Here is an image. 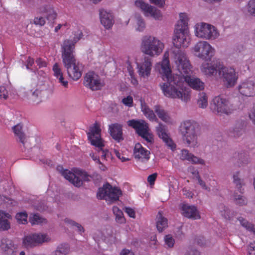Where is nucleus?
Wrapping results in <instances>:
<instances>
[{
    "label": "nucleus",
    "mask_w": 255,
    "mask_h": 255,
    "mask_svg": "<svg viewBox=\"0 0 255 255\" xmlns=\"http://www.w3.org/2000/svg\"><path fill=\"white\" fill-rule=\"evenodd\" d=\"M121 190L117 187H113L107 183L100 188L97 192V197L101 199L105 200L111 204L118 201L122 195Z\"/></svg>",
    "instance_id": "obj_12"
},
{
    "label": "nucleus",
    "mask_w": 255,
    "mask_h": 255,
    "mask_svg": "<svg viewBox=\"0 0 255 255\" xmlns=\"http://www.w3.org/2000/svg\"><path fill=\"white\" fill-rule=\"evenodd\" d=\"M178 156L181 160H187L192 164L201 165H205L206 164V162L203 159L194 155L186 149H182Z\"/></svg>",
    "instance_id": "obj_27"
},
{
    "label": "nucleus",
    "mask_w": 255,
    "mask_h": 255,
    "mask_svg": "<svg viewBox=\"0 0 255 255\" xmlns=\"http://www.w3.org/2000/svg\"><path fill=\"white\" fill-rule=\"evenodd\" d=\"M178 16L179 18L175 25L174 30H189L188 26L190 18L188 14L180 12Z\"/></svg>",
    "instance_id": "obj_30"
},
{
    "label": "nucleus",
    "mask_w": 255,
    "mask_h": 255,
    "mask_svg": "<svg viewBox=\"0 0 255 255\" xmlns=\"http://www.w3.org/2000/svg\"><path fill=\"white\" fill-rule=\"evenodd\" d=\"M156 131L159 138H161L166 146L171 150L176 149V145L167 132L165 126L159 123L156 127Z\"/></svg>",
    "instance_id": "obj_23"
},
{
    "label": "nucleus",
    "mask_w": 255,
    "mask_h": 255,
    "mask_svg": "<svg viewBox=\"0 0 255 255\" xmlns=\"http://www.w3.org/2000/svg\"><path fill=\"white\" fill-rule=\"evenodd\" d=\"M234 199L236 201L237 204L241 205L245 204L246 202L245 198L241 195H234Z\"/></svg>",
    "instance_id": "obj_56"
},
{
    "label": "nucleus",
    "mask_w": 255,
    "mask_h": 255,
    "mask_svg": "<svg viewBox=\"0 0 255 255\" xmlns=\"http://www.w3.org/2000/svg\"><path fill=\"white\" fill-rule=\"evenodd\" d=\"M84 85L92 91L101 90L105 85L99 76L93 72H89L84 77Z\"/></svg>",
    "instance_id": "obj_17"
},
{
    "label": "nucleus",
    "mask_w": 255,
    "mask_h": 255,
    "mask_svg": "<svg viewBox=\"0 0 255 255\" xmlns=\"http://www.w3.org/2000/svg\"><path fill=\"white\" fill-rule=\"evenodd\" d=\"M134 6L139 9L145 16L151 17L156 20H161L163 18V14L160 10L143 0H135Z\"/></svg>",
    "instance_id": "obj_13"
},
{
    "label": "nucleus",
    "mask_w": 255,
    "mask_h": 255,
    "mask_svg": "<svg viewBox=\"0 0 255 255\" xmlns=\"http://www.w3.org/2000/svg\"><path fill=\"white\" fill-rule=\"evenodd\" d=\"M238 221L241 225L244 227L247 230L252 232L255 235V226L249 223L247 220L242 217L238 219Z\"/></svg>",
    "instance_id": "obj_45"
},
{
    "label": "nucleus",
    "mask_w": 255,
    "mask_h": 255,
    "mask_svg": "<svg viewBox=\"0 0 255 255\" xmlns=\"http://www.w3.org/2000/svg\"><path fill=\"white\" fill-rule=\"evenodd\" d=\"M152 67V60L148 57H144L143 59L136 61L137 73L141 78H148L151 74Z\"/></svg>",
    "instance_id": "obj_21"
},
{
    "label": "nucleus",
    "mask_w": 255,
    "mask_h": 255,
    "mask_svg": "<svg viewBox=\"0 0 255 255\" xmlns=\"http://www.w3.org/2000/svg\"><path fill=\"white\" fill-rule=\"evenodd\" d=\"M53 75L55 78L63 74L62 69L60 65L55 63L52 66Z\"/></svg>",
    "instance_id": "obj_51"
},
{
    "label": "nucleus",
    "mask_w": 255,
    "mask_h": 255,
    "mask_svg": "<svg viewBox=\"0 0 255 255\" xmlns=\"http://www.w3.org/2000/svg\"><path fill=\"white\" fill-rule=\"evenodd\" d=\"M29 222L32 225H39L45 224L47 221L39 215L33 214L29 217Z\"/></svg>",
    "instance_id": "obj_43"
},
{
    "label": "nucleus",
    "mask_w": 255,
    "mask_h": 255,
    "mask_svg": "<svg viewBox=\"0 0 255 255\" xmlns=\"http://www.w3.org/2000/svg\"><path fill=\"white\" fill-rule=\"evenodd\" d=\"M113 213L116 217V221L119 224H123L126 222L123 212L117 207L114 206L113 209Z\"/></svg>",
    "instance_id": "obj_44"
},
{
    "label": "nucleus",
    "mask_w": 255,
    "mask_h": 255,
    "mask_svg": "<svg viewBox=\"0 0 255 255\" xmlns=\"http://www.w3.org/2000/svg\"><path fill=\"white\" fill-rule=\"evenodd\" d=\"M122 102L126 107H132L133 105V98L131 96H128L123 98Z\"/></svg>",
    "instance_id": "obj_53"
},
{
    "label": "nucleus",
    "mask_w": 255,
    "mask_h": 255,
    "mask_svg": "<svg viewBox=\"0 0 255 255\" xmlns=\"http://www.w3.org/2000/svg\"><path fill=\"white\" fill-rule=\"evenodd\" d=\"M164 48V43L157 37L151 35H145L141 39V51L150 57H156L160 55Z\"/></svg>",
    "instance_id": "obj_4"
},
{
    "label": "nucleus",
    "mask_w": 255,
    "mask_h": 255,
    "mask_svg": "<svg viewBox=\"0 0 255 255\" xmlns=\"http://www.w3.org/2000/svg\"><path fill=\"white\" fill-rule=\"evenodd\" d=\"M22 244L26 248H31L38 246L35 233L29 234L22 239Z\"/></svg>",
    "instance_id": "obj_35"
},
{
    "label": "nucleus",
    "mask_w": 255,
    "mask_h": 255,
    "mask_svg": "<svg viewBox=\"0 0 255 255\" xmlns=\"http://www.w3.org/2000/svg\"><path fill=\"white\" fill-rule=\"evenodd\" d=\"M2 203H5L7 205L11 206H15L17 204L16 201L9 197L0 195V204Z\"/></svg>",
    "instance_id": "obj_52"
},
{
    "label": "nucleus",
    "mask_w": 255,
    "mask_h": 255,
    "mask_svg": "<svg viewBox=\"0 0 255 255\" xmlns=\"http://www.w3.org/2000/svg\"><path fill=\"white\" fill-rule=\"evenodd\" d=\"M233 182L237 187L239 189L240 192H242L241 187L243 184V181L240 178V172L239 171L235 172L233 175Z\"/></svg>",
    "instance_id": "obj_48"
},
{
    "label": "nucleus",
    "mask_w": 255,
    "mask_h": 255,
    "mask_svg": "<svg viewBox=\"0 0 255 255\" xmlns=\"http://www.w3.org/2000/svg\"><path fill=\"white\" fill-rule=\"evenodd\" d=\"M38 74L41 76V78L40 77L38 79V86L40 89H36L30 97V101L36 104L42 101V96L45 91H51V87L47 74L42 70H40L38 72Z\"/></svg>",
    "instance_id": "obj_9"
},
{
    "label": "nucleus",
    "mask_w": 255,
    "mask_h": 255,
    "mask_svg": "<svg viewBox=\"0 0 255 255\" xmlns=\"http://www.w3.org/2000/svg\"><path fill=\"white\" fill-rule=\"evenodd\" d=\"M38 11L44 14L46 19L49 21H53L57 17L56 12L47 2H43L39 6Z\"/></svg>",
    "instance_id": "obj_28"
},
{
    "label": "nucleus",
    "mask_w": 255,
    "mask_h": 255,
    "mask_svg": "<svg viewBox=\"0 0 255 255\" xmlns=\"http://www.w3.org/2000/svg\"><path fill=\"white\" fill-rule=\"evenodd\" d=\"M222 65L220 62L204 63L201 66V71L206 77L215 78L218 74L219 75Z\"/></svg>",
    "instance_id": "obj_20"
},
{
    "label": "nucleus",
    "mask_w": 255,
    "mask_h": 255,
    "mask_svg": "<svg viewBox=\"0 0 255 255\" xmlns=\"http://www.w3.org/2000/svg\"><path fill=\"white\" fill-rule=\"evenodd\" d=\"M11 219V215L3 211L0 210V231H7L10 228L8 220Z\"/></svg>",
    "instance_id": "obj_34"
},
{
    "label": "nucleus",
    "mask_w": 255,
    "mask_h": 255,
    "mask_svg": "<svg viewBox=\"0 0 255 255\" xmlns=\"http://www.w3.org/2000/svg\"><path fill=\"white\" fill-rule=\"evenodd\" d=\"M27 214L26 212H20L15 215L17 222L21 224H25L27 223Z\"/></svg>",
    "instance_id": "obj_47"
},
{
    "label": "nucleus",
    "mask_w": 255,
    "mask_h": 255,
    "mask_svg": "<svg viewBox=\"0 0 255 255\" xmlns=\"http://www.w3.org/2000/svg\"><path fill=\"white\" fill-rule=\"evenodd\" d=\"M173 66L180 73L182 80L193 90L202 91L204 89L205 84L200 78L193 76V67L186 54L182 51L178 50L173 53L172 57Z\"/></svg>",
    "instance_id": "obj_2"
},
{
    "label": "nucleus",
    "mask_w": 255,
    "mask_h": 255,
    "mask_svg": "<svg viewBox=\"0 0 255 255\" xmlns=\"http://www.w3.org/2000/svg\"><path fill=\"white\" fill-rule=\"evenodd\" d=\"M154 110L158 118L164 123L168 125L173 124L174 121L170 116L169 113L159 105H155Z\"/></svg>",
    "instance_id": "obj_31"
},
{
    "label": "nucleus",
    "mask_w": 255,
    "mask_h": 255,
    "mask_svg": "<svg viewBox=\"0 0 255 255\" xmlns=\"http://www.w3.org/2000/svg\"><path fill=\"white\" fill-rule=\"evenodd\" d=\"M100 20L102 24L106 28H111L114 24V15L111 10L102 9L100 11Z\"/></svg>",
    "instance_id": "obj_29"
},
{
    "label": "nucleus",
    "mask_w": 255,
    "mask_h": 255,
    "mask_svg": "<svg viewBox=\"0 0 255 255\" xmlns=\"http://www.w3.org/2000/svg\"><path fill=\"white\" fill-rule=\"evenodd\" d=\"M168 227L167 220L161 212H159L156 217V228L159 232H162Z\"/></svg>",
    "instance_id": "obj_38"
},
{
    "label": "nucleus",
    "mask_w": 255,
    "mask_h": 255,
    "mask_svg": "<svg viewBox=\"0 0 255 255\" xmlns=\"http://www.w3.org/2000/svg\"><path fill=\"white\" fill-rule=\"evenodd\" d=\"M242 11L246 15L255 18V0H249Z\"/></svg>",
    "instance_id": "obj_36"
},
{
    "label": "nucleus",
    "mask_w": 255,
    "mask_h": 255,
    "mask_svg": "<svg viewBox=\"0 0 255 255\" xmlns=\"http://www.w3.org/2000/svg\"><path fill=\"white\" fill-rule=\"evenodd\" d=\"M18 249V245L10 239L3 238L0 243V251L5 255H14Z\"/></svg>",
    "instance_id": "obj_25"
},
{
    "label": "nucleus",
    "mask_w": 255,
    "mask_h": 255,
    "mask_svg": "<svg viewBox=\"0 0 255 255\" xmlns=\"http://www.w3.org/2000/svg\"><path fill=\"white\" fill-rule=\"evenodd\" d=\"M63 63L66 69L69 77L72 79L76 81L81 77L82 66L76 61L75 58L70 60L66 62H63Z\"/></svg>",
    "instance_id": "obj_18"
},
{
    "label": "nucleus",
    "mask_w": 255,
    "mask_h": 255,
    "mask_svg": "<svg viewBox=\"0 0 255 255\" xmlns=\"http://www.w3.org/2000/svg\"><path fill=\"white\" fill-rule=\"evenodd\" d=\"M164 242L165 248L171 249L174 247L175 240L171 235H166L164 237Z\"/></svg>",
    "instance_id": "obj_49"
},
{
    "label": "nucleus",
    "mask_w": 255,
    "mask_h": 255,
    "mask_svg": "<svg viewBox=\"0 0 255 255\" xmlns=\"http://www.w3.org/2000/svg\"><path fill=\"white\" fill-rule=\"evenodd\" d=\"M119 255H134V254L130 250L124 249L121 251Z\"/></svg>",
    "instance_id": "obj_64"
},
{
    "label": "nucleus",
    "mask_w": 255,
    "mask_h": 255,
    "mask_svg": "<svg viewBox=\"0 0 255 255\" xmlns=\"http://www.w3.org/2000/svg\"><path fill=\"white\" fill-rule=\"evenodd\" d=\"M150 246L153 249H156L157 245V241L156 239V236L153 235L150 238Z\"/></svg>",
    "instance_id": "obj_62"
},
{
    "label": "nucleus",
    "mask_w": 255,
    "mask_h": 255,
    "mask_svg": "<svg viewBox=\"0 0 255 255\" xmlns=\"http://www.w3.org/2000/svg\"><path fill=\"white\" fill-rule=\"evenodd\" d=\"M249 255H255V242L250 243L248 248Z\"/></svg>",
    "instance_id": "obj_59"
},
{
    "label": "nucleus",
    "mask_w": 255,
    "mask_h": 255,
    "mask_svg": "<svg viewBox=\"0 0 255 255\" xmlns=\"http://www.w3.org/2000/svg\"><path fill=\"white\" fill-rule=\"evenodd\" d=\"M64 177L76 187L82 185L83 181L88 179L87 173L79 169H73L72 171L64 170L62 172Z\"/></svg>",
    "instance_id": "obj_15"
},
{
    "label": "nucleus",
    "mask_w": 255,
    "mask_h": 255,
    "mask_svg": "<svg viewBox=\"0 0 255 255\" xmlns=\"http://www.w3.org/2000/svg\"><path fill=\"white\" fill-rule=\"evenodd\" d=\"M93 238L96 241H103L110 244L115 243L116 240L115 235L111 227L102 231H96L93 234Z\"/></svg>",
    "instance_id": "obj_22"
},
{
    "label": "nucleus",
    "mask_w": 255,
    "mask_h": 255,
    "mask_svg": "<svg viewBox=\"0 0 255 255\" xmlns=\"http://www.w3.org/2000/svg\"><path fill=\"white\" fill-rule=\"evenodd\" d=\"M70 252L69 245L65 244L59 245L50 255H67Z\"/></svg>",
    "instance_id": "obj_40"
},
{
    "label": "nucleus",
    "mask_w": 255,
    "mask_h": 255,
    "mask_svg": "<svg viewBox=\"0 0 255 255\" xmlns=\"http://www.w3.org/2000/svg\"><path fill=\"white\" fill-rule=\"evenodd\" d=\"M88 138L90 143L94 146L98 151H101L102 158L108 160L112 159V155L109 151L104 149L105 141L101 137V129L100 125L96 123L89 128L87 132Z\"/></svg>",
    "instance_id": "obj_5"
},
{
    "label": "nucleus",
    "mask_w": 255,
    "mask_h": 255,
    "mask_svg": "<svg viewBox=\"0 0 255 255\" xmlns=\"http://www.w3.org/2000/svg\"><path fill=\"white\" fill-rule=\"evenodd\" d=\"M173 44L178 48H186L191 42V35L189 30H174Z\"/></svg>",
    "instance_id": "obj_16"
},
{
    "label": "nucleus",
    "mask_w": 255,
    "mask_h": 255,
    "mask_svg": "<svg viewBox=\"0 0 255 255\" xmlns=\"http://www.w3.org/2000/svg\"><path fill=\"white\" fill-rule=\"evenodd\" d=\"M109 129L111 135L114 139L118 141L123 139L122 126L121 125L119 124H112L109 126Z\"/></svg>",
    "instance_id": "obj_33"
},
{
    "label": "nucleus",
    "mask_w": 255,
    "mask_h": 255,
    "mask_svg": "<svg viewBox=\"0 0 255 255\" xmlns=\"http://www.w3.org/2000/svg\"><path fill=\"white\" fill-rule=\"evenodd\" d=\"M140 104V109L144 116L151 122H157L158 119L154 111L151 109L145 103L143 99L139 100Z\"/></svg>",
    "instance_id": "obj_32"
},
{
    "label": "nucleus",
    "mask_w": 255,
    "mask_h": 255,
    "mask_svg": "<svg viewBox=\"0 0 255 255\" xmlns=\"http://www.w3.org/2000/svg\"><path fill=\"white\" fill-rule=\"evenodd\" d=\"M249 117L252 123L255 126V105L249 112Z\"/></svg>",
    "instance_id": "obj_61"
},
{
    "label": "nucleus",
    "mask_w": 255,
    "mask_h": 255,
    "mask_svg": "<svg viewBox=\"0 0 255 255\" xmlns=\"http://www.w3.org/2000/svg\"><path fill=\"white\" fill-rule=\"evenodd\" d=\"M133 154L135 159L141 162H146L150 158V151L139 143L135 144Z\"/></svg>",
    "instance_id": "obj_26"
},
{
    "label": "nucleus",
    "mask_w": 255,
    "mask_h": 255,
    "mask_svg": "<svg viewBox=\"0 0 255 255\" xmlns=\"http://www.w3.org/2000/svg\"><path fill=\"white\" fill-rule=\"evenodd\" d=\"M35 235L38 246L41 245L44 243H47L52 241V238L50 235L47 233H35Z\"/></svg>",
    "instance_id": "obj_39"
},
{
    "label": "nucleus",
    "mask_w": 255,
    "mask_h": 255,
    "mask_svg": "<svg viewBox=\"0 0 255 255\" xmlns=\"http://www.w3.org/2000/svg\"><path fill=\"white\" fill-rule=\"evenodd\" d=\"M36 63L39 68L45 67L47 66V62L41 58H37Z\"/></svg>",
    "instance_id": "obj_63"
},
{
    "label": "nucleus",
    "mask_w": 255,
    "mask_h": 255,
    "mask_svg": "<svg viewBox=\"0 0 255 255\" xmlns=\"http://www.w3.org/2000/svg\"><path fill=\"white\" fill-rule=\"evenodd\" d=\"M166 0H149V2L159 7H163L165 4Z\"/></svg>",
    "instance_id": "obj_57"
},
{
    "label": "nucleus",
    "mask_w": 255,
    "mask_h": 255,
    "mask_svg": "<svg viewBox=\"0 0 255 255\" xmlns=\"http://www.w3.org/2000/svg\"><path fill=\"white\" fill-rule=\"evenodd\" d=\"M189 170H192L193 171L191 172L192 173L197 175L198 184L200 185L202 189L208 191L210 190V188L206 185L205 182L199 176L198 172L196 170H195L193 167H190L189 168Z\"/></svg>",
    "instance_id": "obj_46"
},
{
    "label": "nucleus",
    "mask_w": 255,
    "mask_h": 255,
    "mask_svg": "<svg viewBox=\"0 0 255 255\" xmlns=\"http://www.w3.org/2000/svg\"><path fill=\"white\" fill-rule=\"evenodd\" d=\"M58 83L64 88H68L69 82L67 78L64 77V74L59 76L55 78Z\"/></svg>",
    "instance_id": "obj_50"
},
{
    "label": "nucleus",
    "mask_w": 255,
    "mask_h": 255,
    "mask_svg": "<svg viewBox=\"0 0 255 255\" xmlns=\"http://www.w3.org/2000/svg\"><path fill=\"white\" fill-rule=\"evenodd\" d=\"M12 130L15 135L18 138L19 141L24 143L26 137L23 132L22 126L20 124H17L12 128Z\"/></svg>",
    "instance_id": "obj_41"
},
{
    "label": "nucleus",
    "mask_w": 255,
    "mask_h": 255,
    "mask_svg": "<svg viewBox=\"0 0 255 255\" xmlns=\"http://www.w3.org/2000/svg\"><path fill=\"white\" fill-rule=\"evenodd\" d=\"M219 76L221 77L225 86L231 88L237 84L238 78V72L232 66H225L222 65Z\"/></svg>",
    "instance_id": "obj_14"
},
{
    "label": "nucleus",
    "mask_w": 255,
    "mask_h": 255,
    "mask_svg": "<svg viewBox=\"0 0 255 255\" xmlns=\"http://www.w3.org/2000/svg\"><path fill=\"white\" fill-rule=\"evenodd\" d=\"M169 56V51H166L162 60L155 64V71L163 80L166 81L161 83L159 87L165 97L187 103L191 99V91L185 85L181 76L172 73Z\"/></svg>",
    "instance_id": "obj_1"
},
{
    "label": "nucleus",
    "mask_w": 255,
    "mask_h": 255,
    "mask_svg": "<svg viewBox=\"0 0 255 255\" xmlns=\"http://www.w3.org/2000/svg\"><path fill=\"white\" fill-rule=\"evenodd\" d=\"M46 18L45 17L39 16L34 19V23L36 25L43 26L45 24Z\"/></svg>",
    "instance_id": "obj_55"
},
{
    "label": "nucleus",
    "mask_w": 255,
    "mask_h": 255,
    "mask_svg": "<svg viewBox=\"0 0 255 255\" xmlns=\"http://www.w3.org/2000/svg\"><path fill=\"white\" fill-rule=\"evenodd\" d=\"M179 209L181 215L185 217L193 220L200 219L199 212L195 206L182 203L180 205Z\"/></svg>",
    "instance_id": "obj_24"
},
{
    "label": "nucleus",
    "mask_w": 255,
    "mask_h": 255,
    "mask_svg": "<svg viewBox=\"0 0 255 255\" xmlns=\"http://www.w3.org/2000/svg\"><path fill=\"white\" fill-rule=\"evenodd\" d=\"M74 36L64 39L61 44V58L63 62L75 58V44L82 38L83 34L82 31L76 28L73 31Z\"/></svg>",
    "instance_id": "obj_6"
},
{
    "label": "nucleus",
    "mask_w": 255,
    "mask_h": 255,
    "mask_svg": "<svg viewBox=\"0 0 255 255\" xmlns=\"http://www.w3.org/2000/svg\"><path fill=\"white\" fill-rule=\"evenodd\" d=\"M9 88L4 86H0V98L6 100L8 96Z\"/></svg>",
    "instance_id": "obj_54"
},
{
    "label": "nucleus",
    "mask_w": 255,
    "mask_h": 255,
    "mask_svg": "<svg viewBox=\"0 0 255 255\" xmlns=\"http://www.w3.org/2000/svg\"><path fill=\"white\" fill-rule=\"evenodd\" d=\"M135 29L139 32L143 31L145 27V22L140 15H135L131 19Z\"/></svg>",
    "instance_id": "obj_37"
},
{
    "label": "nucleus",
    "mask_w": 255,
    "mask_h": 255,
    "mask_svg": "<svg viewBox=\"0 0 255 255\" xmlns=\"http://www.w3.org/2000/svg\"><path fill=\"white\" fill-rule=\"evenodd\" d=\"M208 96L204 92L200 93L198 95L197 104L199 108L205 109L208 105Z\"/></svg>",
    "instance_id": "obj_42"
},
{
    "label": "nucleus",
    "mask_w": 255,
    "mask_h": 255,
    "mask_svg": "<svg viewBox=\"0 0 255 255\" xmlns=\"http://www.w3.org/2000/svg\"><path fill=\"white\" fill-rule=\"evenodd\" d=\"M239 93L246 97L255 95V76L251 77L241 82L237 87Z\"/></svg>",
    "instance_id": "obj_19"
},
{
    "label": "nucleus",
    "mask_w": 255,
    "mask_h": 255,
    "mask_svg": "<svg viewBox=\"0 0 255 255\" xmlns=\"http://www.w3.org/2000/svg\"><path fill=\"white\" fill-rule=\"evenodd\" d=\"M125 211L126 213L130 218L134 219L135 218V212L134 209L130 207H125Z\"/></svg>",
    "instance_id": "obj_58"
},
{
    "label": "nucleus",
    "mask_w": 255,
    "mask_h": 255,
    "mask_svg": "<svg viewBox=\"0 0 255 255\" xmlns=\"http://www.w3.org/2000/svg\"><path fill=\"white\" fill-rule=\"evenodd\" d=\"M179 131L187 146L193 148L199 146V126L197 122L192 120L183 122L180 126Z\"/></svg>",
    "instance_id": "obj_3"
},
{
    "label": "nucleus",
    "mask_w": 255,
    "mask_h": 255,
    "mask_svg": "<svg viewBox=\"0 0 255 255\" xmlns=\"http://www.w3.org/2000/svg\"><path fill=\"white\" fill-rule=\"evenodd\" d=\"M210 109L218 115H230L233 113L234 109L229 101L221 96H216L210 103Z\"/></svg>",
    "instance_id": "obj_11"
},
{
    "label": "nucleus",
    "mask_w": 255,
    "mask_h": 255,
    "mask_svg": "<svg viewBox=\"0 0 255 255\" xmlns=\"http://www.w3.org/2000/svg\"><path fill=\"white\" fill-rule=\"evenodd\" d=\"M195 36L200 39L216 40L220 36L218 28L213 24L205 22H197L194 26Z\"/></svg>",
    "instance_id": "obj_7"
},
{
    "label": "nucleus",
    "mask_w": 255,
    "mask_h": 255,
    "mask_svg": "<svg viewBox=\"0 0 255 255\" xmlns=\"http://www.w3.org/2000/svg\"><path fill=\"white\" fill-rule=\"evenodd\" d=\"M157 176V173H155L148 176L147 181L151 186H152L154 184V182L156 179Z\"/></svg>",
    "instance_id": "obj_60"
},
{
    "label": "nucleus",
    "mask_w": 255,
    "mask_h": 255,
    "mask_svg": "<svg viewBox=\"0 0 255 255\" xmlns=\"http://www.w3.org/2000/svg\"><path fill=\"white\" fill-rule=\"evenodd\" d=\"M193 54L202 60L211 59L215 53V49L209 42L199 40L196 42L191 49Z\"/></svg>",
    "instance_id": "obj_10"
},
{
    "label": "nucleus",
    "mask_w": 255,
    "mask_h": 255,
    "mask_svg": "<svg viewBox=\"0 0 255 255\" xmlns=\"http://www.w3.org/2000/svg\"><path fill=\"white\" fill-rule=\"evenodd\" d=\"M128 125L134 128L138 135L141 136L147 144H152L154 139L150 131L148 124L143 120H131L127 122Z\"/></svg>",
    "instance_id": "obj_8"
}]
</instances>
